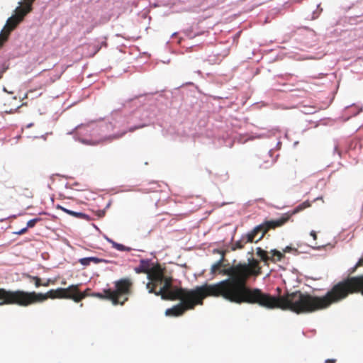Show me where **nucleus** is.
<instances>
[{"label": "nucleus", "mask_w": 363, "mask_h": 363, "mask_svg": "<svg viewBox=\"0 0 363 363\" xmlns=\"http://www.w3.org/2000/svg\"><path fill=\"white\" fill-rule=\"evenodd\" d=\"M223 256L211 268L212 274L217 272L226 275L223 272L234 267L242 266L246 272L245 286L252 290L259 291L257 302L243 301L250 304H257L267 309L280 308L284 311H291L295 313H310L317 311L325 309L332 303L339 302L347 298L349 294L359 292V277H350L335 284L332 289L323 296H313L308 293H302L296 291L292 293H287L282 296H274L269 294L264 293L261 289L252 288L247 285V280L250 277H258L262 274V267L258 260L249 259L248 263H238L231 267L220 269L223 266ZM227 276H228L227 274Z\"/></svg>", "instance_id": "1"}, {"label": "nucleus", "mask_w": 363, "mask_h": 363, "mask_svg": "<svg viewBox=\"0 0 363 363\" xmlns=\"http://www.w3.org/2000/svg\"><path fill=\"white\" fill-rule=\"evenodd\" d=\"M228 278L218 283L205 284L194 289L175 287L174 291L163 296L164 300H180L181 302L167 308V316H180L186 311L194 309L197 305H202L207 296L221 297L231 303L257 302L259 291L245 286L246 272L242 266L234 267L223 272Z\"/></svg>", "instance_id": "2"}, {"label": "nucleus", "mask_w": 363, "mask_h": 363, "mask_svg": "<svg viewBox=\"0 0 363 363\" xmlns=\"http://www.w3.org/2000/svg\"><path fill=\"white\" fill-rule=\"evenodd\" d=\"M289 220V216H285L277 220H266L257 225L247 234L234 243L233 250L242 249L249 242H257L261 240L264 235L270 230L281 227Z\"/></svg>", "instance_id": "3"}, {"label": "nucleus", "mask_w": 363, "mask_h": 363, "mask_svg": "<svg viewBox=\"0 0 363 363\" xmlns=\"http://www.w3.org/2000/svg\"><path fill=\"white\" fill-rule=\"evenodd\" d=\"M149 281L146 284L149 293H153L156 296H168L174 291L176 286H172V279L164 275V269L160 264L152 267V270L147 278Z\"/></svg>", "instance_id": "4"}, {"label": "nucleus", "mask_w": 363, "mask_h": 363, "mask_svg": "<svg viewBox=\"0 0 363 363\" xmlns=\"http://www.w3.org/2000/svg\"><path fill=\"white\" fill-rule=\"evenodd\" d=\"M38 293L23 290H6L0 288V306L17 305L21 307H28L37 304Z\"/></svg>", "instance_id": "5"}, {"label": "nucleus", "mask_w": 363, "mask_h": 363, "mask_svg": "<svg viewBox=\"0 0 363 363\" xmlns=\"http://www.w3.org/2000/svg\"><path fill=\"white\" fill-rule=\"evenodd\" d=\"M89 289H87L84 291L81 292L79 289L78 284H72L69 286L67 288L50 289L46 293H38L37 303H43L48 298L72 299L74 302L78 303L83 298L89 296Z\"/></svg>", "instance_id": "6"}, {"label": "nucleus", "mask_w": 363, "mask_h": 363, "mask_svg": "<svg viewBox=\"0 0 363 363\" xmlns=\"http://www.w3.org/2000/svg\"><path fill=\"white\" fill-rule=\"evenodd\" d=\"M35 0H27L25 6L16 9L17 14L10 17L0 33V48L8 40L11 32L23 19L24 16L31 11L32 4Z\"/></svg>", "instance_id": "7"}, {"label": "nucleus", "mask_w": 363, "mask_h": 363, "mask_svg": "<svg viewBox=\"0 0 363 363\" xmlns=\"http://www.w3.org/2000/svg\"><path fill=\"white\" fill-rule=\"evenodd\" d=\"M115 290L108 291L113 298V305H124L128 296L132 294L133 281L128 277L120 279L114 281Z\"/></svg>", "instance_id": "8"}, {"label": "nucleus", "mask_w": 363, "mask_h": 363, "mask_svg": "<svg viewBox=\"0 0 363 363\" xmlns=\"http://www.w3.org/2000/svg\"><path fill=\"white\" fill-rule=\"evenodd\" d=\"M151 264L148 259H141L138 267L135 268V272L138 274L145 273L149 277L152 270Z\"/></svg>", "instance_id": "9"}, {"label": "nucleus", "mask_w": 363, "mask_h": 363, "mask_svg": "<svg viewBox=\"0 0 363 363\" xmlns=\"http://www.w3.org/2000/svg\"><path fill=\"white\" fill-rule=\"evenodd\" d=\"M311 206V202L308 201H306L301 203V204H299L298 206H297L295 208H294L293 211L290 213L284 214L281 218H283L285 216H289V218H290L291 216L295 215L307 208H309Z\"/></svg>", "instance_id": "10"}, {"label": "nucleus", "mask_w": 363, "mask_h": 363, "mask_svg": "<svg viewBox=\"0 0 363 363\" xmlns=\"http://www.w3.org/2000/svg\"><path fill=\"white\" fill-rule=\"evenodd\" d=\"M108 291H111V289H104L101 293H94L91 294L92 296L99 298L100 299H107L111 301L113 304V298L111 295H109Z\"/></svg>", "instance_id": "11"}, {"label": "nucleus", "mask_w": 363, "mask_h": 363, "mask_svg": "<svg viewBox=\"0 0 363 363\" xmlns=\"http://www.w3.org/2000/svg\"><path fill=\"white\" fill-rule=\"evenodd\" d=\"M271 255L270 259L271 261H281L284 257V254L277 250H272L269 252Z\"/></svg>", "instance_id": "12"}, {"label": "nucleus", "mask_w": 363, "mask_h": 363, "mask_svg": "<svg viewBox=\"0 0 363 363\" xmlns=\"http://www.w3.org/2000/svg\"><path fill=\"white\" fill-rule=\"evenodd\" d=\"M257 255L264 262H267L270 259V257L268 255V252L262 250L261 247L257 248Z\"/></svg>", "instance_id": "13"}, {"label": "nucleus", "mask_w": 363, "mask_h": 363, "mask_svg": "<svg viewBox=\"0 0 363 363\" xmlns=\"http://www.w3.org/2000/svg\"><path fill=\"white\" fill-rule=\"evenodd\" d=\"M111 243L113 248L120 250V251H130V248L126 246H124L122 244L117 243L113 240H110Z\"/></svg>", "instance_id": "14"}, {"label": "nucleus", "mask_w": 363, "mask_h": 363, "mask_svg": "<svg viewBox=\"0 0 363 363\" xmlns=\"http://www.w3.org/2000/svg\"><path fill=\"white\" fill-rule=\"evenodd\" d=\"M27 277L32 281L34 282V284L36 288H38L42 286L41 279L36 276L27 275Z\"/></svg>", "instance_id": "15"}, {"label": "nucleus", "mask_w": 363, "mask_h": 363, "mask_svg": "<svg viewBox=\"0 0 363 363\" xmlns=\"http://www.w3.org/2000/svg\"><path fill=\"white\" fill-rule=\"evenodd\" d=\"M74 217L79 218V219H84L86 220H90V216L87 214H85L84 213L81 212H75Z\"/></svg>", "instance_id": "16"}, {"label": "nucleus", "mask_w": 363, "mask_h": 363, "mask_svg": "<svg viewBox=\"0 0 363 363\" xmlns=\"http://www.w3.org/2000/svg\"><path fill=\"white\" fill-rule=\"evenodd\" d=\"M40 218H33V219H31L30 220L28 223H27V226L26 228H33L35 225V224L40 220Z\"/></svg>", "instance_id": "17"}, {"label": "nucleus", "mask_w": 363, "mask_h": 363, "mask_svg": "<svg viewBox=\"0 0 363 363\" xmlns=\"http://www.w3.org/2000/svg\"><path fill=\"white\" fill-rule=\"evenodd\" d=\"M79 263L84 266H88L90 264L91 262L89 257L82 258L79 260Z\"/></svg>", "instance_id": "18"}, {"label": "nucleus", "mask_w": 363, "mask_h": 363, "mask_svg": "<svg viewBox=\"0 0 363 363\" xmlns=\"http://www.w3.org/2000/svg\"><path fill=\"white\" fill-rule=\"evenodd\" d=\"M55 282V280L48 279L42 283L43 286H49L50 284H54Z\"/></svg>", "instance_id": "19"}, {"label": "nucleus", "mask_w": 363, "mask_h": 363, "mask_svg": "<svg viewBox=\"0 0 363 363\" xmlns=\"http://www.w3.org/2000/svg\"><path fill=\"white\" fill-rule=\"evenodd\" d=\"M89 259H90L91 262H94L95 264L100 263L103 261L101 259H99V258L95 257H90Z\"/></svg>", "instance_id": "20"}, {"label": "nucleus", "mask_w": 363, "mask_h": 363, "mask_svg": "<svg viewBox=\"0 0 363 363\" xmlns=\"http://www.w3.org/2000/svg\"><path fill=\"white\" fill-rule=\"evenodd\" d=\"M27 230H28V228L26 227L24 228H22L19 231L16 232V233L18 235H23V234L26 233L27 232Z\"/></svg>", "instance_id": "21"}, {"label": "nucleus", "mask_w": 363, "mask_h": 363, "mask_svg": "<svg viewBox=\"0 0 363 363\" xmlns=\"http://www.w3.org/2000/svg\"><path fill=\"white\" fill-rule=\"evenodd\" d=\"M56 208L57 209H60V210H62V211H64L65 213H67V211H69V209H67L66 208H65V207H63V206H62L60 205H57Z\"/></svg>", "instance_id": "22"}, {"label": "nucleus", "mask_w": 363, "mask_h": 363, "mask_svg": "<svg viewBox=\"0 0 363 363\" xmlns=\"http://www.w3.org/2000/svg\"><path fill=\"white\" fill-rule=\"evenodd\" d=\"M336 359H328L325 361V363H335Z\"/></svg>", "instance_id": "23"}, {"label": "nucleus", "mask_w": 363, "mask_h": 363, "mask_svg": "<svg viewBox=\"0 0 363 363\" xmlns=\"http://www.w3.org/2000/svg\"><path fill=\"white\" fill-rule=\"evenodd\" d=\"M311 235L313 238L314 240H316L317 235H316V233L315 231H311Z\"/></svg>", "instance_id": "24"}, {"label": "nucleus", "mask_w": 363, "mask_h": 363, "mask_svg": "<svg viewBox=\"0 0 363 363\" xmlns=\"http://www.w3.org/2000/svg\"><path fill=\"white\" fill-rule=\"evenodd\" d=\"M362 265H363V257L359 260V262H357L356 267H359V266H362Z\"/></svg>", "instance_id": "25"}, {"label": "nucleus", "mask_w": 363, "mask_h": 363, "mask_svg": "<svg viewBox=\"0 0 363 363\" xmlns=\"http://www.w3.org/2000/svg\"><path fill=\"white\" fill-rule=\"evenodd\" d=\"M67 213L74 217L75 211L69 210L67 211Z\"/></svg>", "instance_id": "26"}, {"label": "nucleus", "mask_w": 363, "mask_h": 363, "mask_svg": "<svg viewBox=\"0 0 363 363\" xmlns=\"http://www.w3.org/2000/svg\"><path fill=\"white\" fill-rule=\"evenodd\" d=\"M291 250V247H286L284 249V252H289V250Z\"/></svg>", "instance_id": "27"}, {"label": "nucleus", "mask_w": 363, "mask_h": 363, "mask_svg": "<svg viewBox=\"0 0 363 363\" xmlns=\"http://www.w3.org/2000/svg\"><path fill=\"white\" fill-rule=\"evenodd\" d=\"M138 128L137 127H133V128H130L129 131L130 132H133L135 130H136Z\"/></svg>", "instance_id": "28"}, {"label": "nucleus", "mask_w": 363, "mask_h": 363, "mask_svg": "<svg viewBox=\"0 0 363 363\" xmlns=\"http://www.w3.org/2000/svg\"><path fill=\"white\" fill-rule=\"evenodd\" d=\"M2 77V72H0V79Z\"/></svg>", "instance_id": "29"}, {"label": "nucleus", "mask_w": 363, "mask_h": 363, "mask_svg": "<svg viewBox=\"0 0 363 363\" xmlns=\"http://www.w3.org/2000/svg\"><path fill=\"white\" fill-rule=\"evenodd\" d=\"M62 284H66V281H62Z\"/></svg>", "instance_id": "30"}, {"label": "nucleus", "mask_w": 363, "mask_h": 363, "mask_svg": "<svg viewBox=\"0 0 363 363\" xmlns=\"http://www.w3.org/2000/svg\"><path fill=\"white\" fill-rule=\"evenodd\" d=\"M362 277H363V275Z\"/></svg>", "instance_id": "31"}]
</instances>
